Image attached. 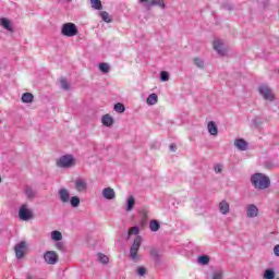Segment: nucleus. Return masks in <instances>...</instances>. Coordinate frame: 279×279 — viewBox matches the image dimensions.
<instances>
[{"label": "nucleus", "mask_w": 279, "mask_h": 279, "mask_svg": "<svg viewBox=\"0 0 279 279\" xmlns=\"http://www.w3.org/2000/svg\"><path fill=\"white\" fill-rule=\"evenodd\" d=\"M251 183L255 189H259L260 191H265V189H269L271 181L269 177L263 173H255L251 177Z\"/></svg>", "instance_id": "obj_1"}, {"label": "nucleus", "mask_w": 279, "mask_h": 279, "mask_svg": "<svg viewBox=\"0 0 279 279\" xmlns=\"http://www.w3.org/2000/svg\"><path fill=\"white\" fill-rule=\"evenodd\" d=\"M61 34L62 36H66V38H73V36H77V34H80V31L77 29V25L68 22L62 25Z\"/></svg>", "instance_id": "obj_2"}, {"label": "nucleus", "mask_w": 279, "mask_h": 279, "mask_svg": "<svg viewBox=\"0 0 279 279\" xmlns=\"http://www.w3.org/2000/svg\"><path fill=\"white\" fill-rule=\"evenodd\" d=\"M57 166L61 169H71V167H75V158L73 155H63L57 160Z\"/></svg>", "instance_id": "obj_3"}, {"label": "nucleus", "mask_w": 279, "mask_h": 279, "mask_svg": "<svg viewBox=\"0 0 279 279\" xmlns=\"http://www.w3.org/2000/svg\"><path fill=\"white\" fill-rule=\"evenodd\" d=\"M19 217L22 221H29L34 217V211L29 208V205L22 204L19 209Z\"/></svg>", "instance_id": "obj_4"}, {"label": "nucleus", "mask_w": 279, "mask_h": 279, "mask_svg": "<svg viewBox=\"0 0 279 279\" xmlns=\"http://www.w3.org/2000/svg\"><path fill=\"white\" fill-rule=\"evenodd\" d=\"M141 243H143V239L141 238V235H137L134 239V242L130 250V256L132 260H138V250L141 248Z\"/></svg>", "instance_id": "obj_5"}, {"label": "nucleus", "mask_w": 279, "mask_h": 279, "mask_svg": "<svg viewBox=\"0 0 279 279\" xmlns=\"http://www.w3.org/2000/svg\"><path fill=\"white\" fill-rule=\"evenodd\" d=\"M258 93L266 101H274V99H276L274 92L267 85H260L258 87Z\"/></svg>", "instance_id": "obj_6"}, {"label": "nucleus", "mask_w": 279, "mask_h": 279, "mask_svg": "<svg viewBox=\"0 0 279 279\" xmlns=\"http://www.w3.org/2000/svg\"><path fill=\"white\" fill-rule=\"evenodd\" d=\"M74 189L76 193H86L88 191V182L84 178H76L74 180Z\"/></svg>", "instance_id": "obj_7"}, {"label": "nucleus", "mask_w": 279, "mask_h": 279, "mask_svg": "<svg viewBox=\"0 0 279 279\" xmlns=\"http://www.w3.org/2000/svg\"><path fill=\"white\" fill-rule=\"evenodd\" d=\"M214 50L217 51L218 56H226L228 53V49L221 39H216L213 43Z\"/></svg>", "instance_id": "obj_8"}, {"label": "nucleus", "mask_w": 279, "mask_h": 279, "mask_svg": "<svg viewBox=\"0 0 279 279\" xmlns=\"http://www.w3.org/2000/svg\"><path fill=\"white\" fill-rule=\"evenodd\" d=\"M44 260L47 263V265H56L58 263V253L54 251H47L44 254Z\"/></svg>", "instance_id": "obj_9"}, {"label": "nucleus", "mask_w": 279, "mask_h": 279, "mask_svg": "<svg viewBox=\"0 0 279 279\" xmlns=\"http://www.w3.org/2000/svg\"><path fill=\"white\" fill-rule=\"evenodd\" d=\"M58 195L62 204H69V202H71V192L68 189L61 187L58 192Z\"/></svg>", "instance_id": "obj_10"}, {"label": "nucleus", "mask_w": 279, "mask_h": 279, "mask_svg": "<svg viewBox=\"0 0 279 279\" xmlns=\"http://www.w3.org/2000/svg\"><path fill=\"white\" fill-rule=\"evenodd\" d=\"M25 252H27V243L20 242L15 245V256L21 259L25 256Z\"/></svg>", "instance_id": "obj_11"}, {"label": "nucleus", "mask_w": 279, "mask_h": 279, "mask_svg": "<svg viewBox=\"0 0 279 279\" xmlns=\"http://www.w3.org/2000/svg\"><path fill=\"white\" fill-rule=\"evenodd\" d=\"M0 27H3V29L10 32L11 34L14 32V24H12V21L8 20L7 17L0 19Z\"/></svg>", "instance_id": "obj_12"}, {"label": "nucleus", "mask_w": 279, "mask_h": 279, "mask_svg": "<svg viewBox=\"0 0 279 279\" xmlns=\"http://www.w3.org/2000/svg\"><path fill=\"white\" fill-rule=\"evenodd\" d=\"M246 216L250 219H254L256 217H258V207L254 204H250L246 206Z\"/></svg>", "instance_id": "obj_13"}, {"label": "nucleus", "mask_w": 279, "mask_h": 279, "mask_svg": "<svg viewBox=\"0 0 279 279\" xmlns=\"http://www.w3.org/2000/svg\"><path fill=\"white\" fill-rule=\"evenodd\" d=\"M102 197H105V199H114L117 193L112 187H106L102 190Z\"/></svg>", "instance_id": "obj_14"}, {"label": "nucleus", "mask_w": 279, "mask_h": 279, "mask_svg": "<svg viewBox=\"0 0 279 279\" xmlns=\"http://www.w3.org/2000/svg\"><path fill=\"white\" fill-rule=\"evenodd\" d=\"M234 146L236 147V149H239L240 151H247V143L245 142V140L243 138H236L234 141Z\"/></svg>", "instance_id": "obj_15"}, {"label": "nucleus", "mask_w": 279, "mask_h": 279, "mask_svg": "<svg viewBox=\"0 0 279 279\" xmlns=\"http://www.w3.org/2000/svg\"><path fill=\"white\" fill-rule=\"evenodd\" d=\"M207 130L210 136H217V134H219V129L217 128V124L215 123V121L208 122Z\"/></svg>", "instance_id": "obj_16"}, {"label": "nucleus", "mask_w": 279, "mask_h": 279, "mask_svg": "<svg viewBox=\"0 0 279 279\" xmlns=\"http://www.w3.org/2000/svg\"><path fill=\"white\" fill-rule=\"evenodd\" d=\"M218 209L221 215H228V213H230V204L226 201H221L218 205Z\"/></svg>", "instance_id": "obj_17"}, {"label": "nucleus", "mask_w": 279, "mask_h": 279, "mask_svg": "<svg viewBox=\"0 0 279 279\" xmlns=\"http://www.w3.org/2000/svg\"><path fill=\"white\" fill-rule=\"evenodd\" d=\"M102 125H106V128H111V125L114 123V119L110 117V114H105L101 119Z\"/></svg>", "instance_id": "obj_18"}, {"label": "nucleus", "mask_w": 279, "mask_h": 279, "mask_svg": "<svg viewBox=\"0 0 279 279\" xmlns=\"http://www.w3.org/2000/svg\"><path fill=\"white\" fill-rule=\"evenodd\" d=\"M146 104L148 106H156V104H158V95L150 94L146 100Z\"/></svg>", "instance_id": "obj_19"}, {"label": "nucleus", "mask_w": 279, "mask_h": 279, "mask_svg": "<svg viewBox=\"0 0 279 279\" xmlns=\"http://www.w3.org/2000/svg\"><path fill=\"white\" fill-rule=\"evenodd\" d=\"M135 204L136 199L134 198V196H130L126 201V211L130 213V210L134 208Z\"/></svg>", "instance_id": "obj_20"}, {"label": "nucleus", "mask_w": 279, "mask_h": 279, "mask_svg": "<svg viewBox=\"0 0 279 279\" xmlns=\"http://www.w3.org/2000/svg\"><path fill=\"white\" fill-rule=\"evenodd\" d=\"M22 101L24 104H32L34 101V95L29 94V93H25L22 95Z\"/></svg>", "instance_id": "obj_21"}, {"label": "nucleus", "mask_w": 279, "mask_h": 279, "mask_svg": "<svg viewBox=\"0 0 279 279\" xmlns=\"http://www.w3.org/2000/svg\"><path fill=\"white\" fill-rule=\"evenodd\" d=\"M264 279H276V272L274 269H266L264 271Z\"/></svg>", "instance_id": "obj_22"}, {"label": "nucleus", "mask_w": 279, "mask_h": 279, "mask_svg": "<svg viewBox=\"0 0 279 279\" xmlns=\"http://www.w3.org/2000/svg\"><path fill=\"white\" fill-rule=\"evenodd\" d=\"M25 195L28 197V199H34L36 197V192L31 186L25 187Z\"/></svg>", "instance_id": "obj_23"}, {"label": "nucleus", "mask_w": 279, "mask_h": 279, "mask_svg": "<svg viewBox=\"0 0 279 279\" xmlns=\"http://www.w3.org/2000/svg\"><path fill=\"white\" fill-rule=\"evenodd\" d=\"M149 5H158V8H161V10H165L166 8L165 0H151Z\"/></svg>", "instance_id": "obj_24"}, {"label": "nucleus", "mask_w": 279, "mask_h": 279, "mask_svg": "<svg viewBox=\"0 0 279 279\" xmlns=\"http://www.w3.org/2000/svg\"><path fill=\"white\" fill-rule=\"evenodd\" d=\"M149 228H150L151 232H158V230H160V223H158L157 220H153L149 223Z\"/></svg>", "instance_id": "obj_25"}, {"label": "nucleus", "mask_w": 279, "mask_h": 279, "mask_svg": "<svg viewBox=\"0 0 279 279\" xmlns=\"http://www.w3.org/2000/svg\"><path fill=\"white\" fill-rule=\"evenodd\" d=\"M210 263V257L208 255H202L198 257L199 265H208Z\"/></svg>", "instance_id": "obj_26"}, {"label": "nucleus", "mask_w": 279, "mask_h": 279, "mask_svg": "<svg viewBox=\"0 0 279 279\" xmlns=\"http://www.w3.org/2000/svg\"><path fill=\"white\" fill-rule=\"evenodd\" d=\"M69 202H70L72 208H77V206H80V197H77V196L70 197Z\"/></svg>", "instance_id": "obj_27"}, {"label": "nucleus", "mask_w": 279, "mask_h": 279, "mask_svg": "<svg viewBox=\"0 0 279 279\" xmlns=\"http://www.w3.org/2000/svg\"><path fill=\"white\" fill-rule=\"evenodd\" d=\"M52 241H62V232L60 231H52L51 232Z\"/></svg>", "instance_id": "obj_28"}, {"label": "nucleus", "mask_w": 279, "mask_h": 279, "mask_svg": "<svg viewBox=\"0 0 279 279\" xmlns=\"http://www.w3.org/2000/svg\"><path fill=\"white\" fill-rule=\"evenodd\" d=\"M100 16L105 23H111L112 19L110 17V14L106 11L100 12Z\"/></svg>", "instance_id": "obj_29"}, {"label": "nucleus", "mask_w": 279, "mask_h": 279, "mask_svg": "<svg viewBox=\"0 0 279 279\" xmlns=\"http://www.w3.org/2000/svg\"><path fill=\"white\" fill-rule=\"evenodd\" d=\"M113 110L116 112L123 113V112H125V106H123V104H121V102H118L114 105Z\"/></svg>", "instance_id": "obj_30"}, {"label": "nucleus", "mask_w": 279, "mask_h": 279, "mask_svg": "<svg viewBox=\"0 0 279 279\" xmlns=\"http://www.w3.org/2000/svg\"><path fill=\"white\" fill-rule=\"evenodd\" d=\"M92 3V8H94V10H101L102 5H101V0H90Z\"/></svg>", "instance_id": "obj_31"}, {"label": "nucleus", "mask_w": 279, "mask_h": 279, "mask_svg": "<svg viewBox=\"0 0 279 279\" xmlns=\"http://www.w3.org/2000/svg\"><path fill=\"white\" fill-rule=\"evenodd\" d=\"M193 62H194L195 66H197L198 69H204V59L194 58Z\"/></svg>", "instance_id": "obj_32"}, {"label": "nucleus", "mask_w": 279, "mask_h": 279, "mask_svg": "<svg viewBox=\"0 0 279 279\" xmlns=\"http://www.w3.org/2000/svg\"><path fill=\"white\" fill-rule=\"evenodd\" d=\"M213 279H223V270L218 269L214 271Z\"/></svg>", "instance_id": "obj_33"}, {"label": "nucleus", "mask_w": 279, "mask_h": 279, "mask_svg": "<svg viewBox=\"0 0 279 279\" xmlns=\"http://www.w3.org/2000/svg\"><path fill=\"white\" fill-rule=\"evenodd\" d=\"M99 70L102 73H108L110 71V65L108 63H100L99 64Z\"/></svg>", "instance_id": "obj_34"}, {"label": "nucleus", "mask_w": 279, "mask_h": 279, "mask_svg": "<svg viewBox=\"0 0 279 279\" xmlns=\"http://www.w3.org/2000/svg\"><path fill=\"white\" fill-rule=\"evenodd\" d=\"M98 260H100V262L102 263V265H108V262H109L110 259L108 258V256H106V255L99 253V254H98Z\"/></svg>", "instance_id": "obj_35"}, {"label": "nucleus", "mask_w": 279, "mask_h": 279, "mask_svg": "<svg viewBox=\"0 0 279 279\" xmlns=\"http://www.w3.org/2000/svg\"><path fill=\"white\" fill-rule=\"evenodd\" d=\"M160 78H161V82H169V72L162 71L160 73Z\"/></svg>", "instance_id": "obj_36"}, {"label": "nucleus", "mask_w": 279, "mask_h": 279, "mask_svg": "<svg viewBox=\"0 0 279 279\" xmlns=\"http://www.w3.org/2000/svg\"><path fill=\"white\" fill-rule=\"evenodd\" d=\"M214 171H215V173H221V172L223 171V165H221V163H216V165L214 166Z\"/></svg>", "instance_id": "obj_37"}, {"label": "nucleus", "mask_w": 279, "mask_h": 279, "mask_svg": "<svg viewBox=\"0 0 279 279\" xmlns=\"http://www.w3.org/2000/svg\"><path fill=\"white\" fill-rule=\"evenodd\" d=\"M140 232V229L138 227H132L130 230H129V236H132L133 234L136 236Z\"/></svg>", "instance_id": "obj_38"}, {"label": "nucleus", "mask_w": 279, "mask_h": 279, "mask_svg": "<svg viewBox=\"0 0 279 279\" xmlns=\"http://www.w3.org/2000/svg\"><path fill=\"white\" fill-rule=\"evenodd\" d=\"M60 84H61V87L63 88V90H69L70 85H69V82H66V80L61 78Z\"/></svg>", "instance_id": "obj_39"}, {"label": "nucleus", "mask_w": 279, "mask_h": 279, "mask_svg": "<svg viewBox=\"0 0 279 279\" xmlns=\"http://www.w3.org/2000/svg\"><path fill=\"white\" fill-rule=\"evenodd\" d=\"M137 274L140 276H145V274H147V269L145 267L141 266L137 268Z\"/></svg>", "instance_id": "obj_40"}, {"label": "nucleus", "mask_w": 279, "mask_h": 279, "mask_svg": "<svg viewBox=\"0 0 279 279\" xmlns=\"http://www.w3.org/2000/svg\"><path fill=\"white\" fill-rule=\"evenodd\" d=\"M56 247L62 252L64 250V244H62V242H57Z\"/></svg>", "instance_id": "obj_41"}, {"label": "nucleus", "mask_w": 279, "mask_h": 279, "mask_svg": "<svg viewBox=\"0 0 279 279\" xmlns=\"http://www.w3.org/2000/svg\"><path fill=\"white\" fill-rule=\"evenodd\" d=\"M274 253H275V256H279V244L275 245Z\"/></svg>", "instance_id": "obj_42"}, {"label": "nucleus", "mask_w": 279, "mask_h": 279, "mask_svg": "<svg viewBox=\"0 0 279 279\" xmlns=\"http://www.w3.org/2000/svg\"><path fill=\"white\" fill-rule=\"evenodd\" d=\"M26 279H36V276L32 275V274H27L26 275Z\"/></svg>", "instance_id": "obj_43"}, {"label": "nucleus", "mask_w": 279, "mask_h": 279, "mask_svg": "<svg viewBox=\"0 0 279 279\" xmlns=\"http://www.w3.org/2000/svg\"><path fill=\"white\" fill-rule=\"evenodd\" d=\"M175 149H177L175 145H174V144H171V145H170V151H175Z\"/></svg>", "instance_id": "obj_44"}, {"label": "nucleus", "mask_w": 279, "mask_h": 279, "mask_svg": "<svg viewBox=\"0 0 279 279\" xmlns=\"http://www.w3.org/2000/svg\"><path fill=\"white\" fill-rule=\"evenodd\" d=\"M149 0H140V3H147Z\"/></svg>", "instance_id": "obj_45"}, {"label": "nucleus", "mask_w": 279, "mask_h": 279, "mask_svg": "<svg viewBox=\"0 0 279 279\" xmlns=\"http://www.w3.org/2000/svg\"><path fill=\"white\" fill-rule=\"evenodd\" d=\"M69 2L73 1V0H68Z\"/></svg>", "instance_id": "obj_46"}, {"label": "nucleus", "mask_w": 279, "mask_h": 279, "mask_svg": "<svg viewBox=\"0 0 279 279\" xmlns=\"http://www.w3.org/2000/svg\"><path fill=\"white\" fill-rule=\"evenodd\" d=\"M151 254H156V253L151 252Z\"/></svg>", "instance_id": "obj_47"}, {"label": "nucleus", "mask_w": 279, "mask_h": 279, "mask_svg": "<svg viewBox=\"0 0 279 279\" xmlns=\"http://www.w3.org/2000/svg\"><path fill=\"white\" fill-rule=\"evenodd\" d=\"M276 279H278V278H276Z\"/></svg>", "instance_id": "obj_48"}]
</instances>
